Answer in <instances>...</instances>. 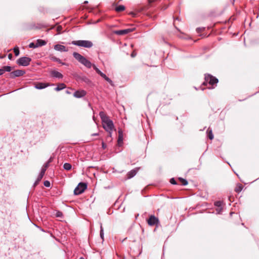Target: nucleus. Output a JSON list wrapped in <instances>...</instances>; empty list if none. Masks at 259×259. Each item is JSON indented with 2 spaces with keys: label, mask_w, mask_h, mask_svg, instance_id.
I'll use <instances>...</instances> for the list:
<instances>
[{
  "label": "nucleus",
  "mask_w": 259,
  "mask_h": 259,
  "mask_svg": "<svg viewBox=\"0 0 259 259\" xmlns=\"http://www.w3.org/2000/svg\"><path fill=\"white\" fill-rule=\"evenodd\" d=\"M99 115L102 120L103 128L108 133V136L107 138L108 137L111 138L114 127L113 121L103 111H100Z\"/></svg>",
  "instance_id": "obj_1"
},
{
  "label": "nucleus",
  "mask_w": 259,
  "mask_h": 259,
  "mask_svg": "<svg viewBox=\"0 0 259 259\" xmlns=\"http://www.w3.org/2000/svg\"><path fill=\"white\" fill-rule=\"evenodd\" d=\"M73 56L80 63L83 65L87 68H91L92 67V63L79 53L74 52L73 53Z\"/></svg>",
  "instance_id": "obj_2"
},
{
  "label": "nucleus",
  "mask_w": 259,
  "mask_h": 259,
  "mask_svg": "<svg viewBox=\"0 0 259 259\" xmlns=\"http://www.w3.org/2000/svg\"><path fill=\"white\" fill-rule=\"evenodd\" d=\"M205 81L203 83V85H207V84L208 83L209 85H212V87H208L207 88L209 89H212L214 88V85H215L218 83L219 82L218 79H217L216 77L213 76L212 75L209 74H205V77H204Z\"/></svg>",
  "instance_id": "obj_3"
},
{
  "label": "nucleus",
  "mask_w": 259,
  "mask_h": 259,
  "mask_svg": "<svg viewBox=\"0 0 259 259\" xmlns=\"http://www.w3.org/2000/svg\"><path fill=\"white\" fill-rule=\"evenodd\" d=\"M71 44L85 48H91L93 46V42L87 40H73L71 41Z\"/></svg>",
  "instance_id": "obj_4"
},
{
  "label": "nucleus",
  "mask_w": 259,
  "mask_h": 259,
  "mask_svg": "<svg viewBox=\"0 0 259 259\" xmlns=\"http://www.w3.org/2000/svg\"><path fill=\"white\" fill-rule=\"evenodd\" d=\"M87 188V185L85 183L80 182L74 190V194L78 195L82 193Z\"/></svg>",
  "instance_id": "obj_5"
},
{
  "label": "nucleus",
  "mask_w": 259,
  "mask_h": 259,
  "mask_svg": "<svg viewBox=\"0 0 259 259\" xmlns=\"http://www.w3.org/2000/svg\"><path fill=\"white\" fill-rule=\"evenodd\" d=\"M31 61V58L27 57H23L17 60V63L20 66H27L29 65Z\"/></svg>",
  "instance_id": "obj_6"
},
{
  "label": "nucleus",
  "mask_w": 259,
  "mask_h": 259,
  "mask_svg": "<svg viewBox=\"0 0 259 259\" xmlns=\"http://www.w3.org/2000/svg\"><path fill=\"white\" fill-rule=\"evenodd\" d=\"M135 28L134 27L125 29L115 30L114 31V33L119 35H122L133 32L135 30Z\"/></svg>",
  "instance_id": "obj_7"
},
{
  "label": "nucleus",
  "mask_w": 259,
  "mask_h": 259,
  "mask_svg": "<svg viewBox=\"0 0 259 259\" xmlns=\"http://www.w3.org/2000/svg\"><path fill=\"white\" fill-rule=\"evenodd\" d=\"M77 79L78 80L82 81L85 82L90 87L93 85V83L92 82V81L88 77L84 75L77 76Z\"/></svg>",
  "instance_id": "obj_8"
},
{
  "label": "nucleus",
  "mask_w": 259,
  "mask_h": 259,
  "mask_svg": "<svg viewBox=\"0 0 259 259\" xmlns=\"http://www.w3.org/2000/svg\"><path fill=\"white\" fill-rule=\"evenodd\" d=\"M159 221L158 218L155 217L154 215H151L147 220L148 224L150 226H153L159 223Z\"/></svg>",
  "instance_id": "obj_9"
},
{
  "label": "nucleus",
  "mask_w": 259,
  "mask_h": 259,
  "mask_svg": "<svg viewBox=\"0 0 259 259\" xmlns=\"http://www.w3.org/2000/svg\"><path fill=\"white\" fill-rule=\"evenodd\" d=\"M25 73V71L23 70H16L10 73V77L14 78L16 77L23 76Z\"/></svg>",
  "instance_id": "obj_10"
},
{
  "label": "nucleus",
  "mask_w": 259,
  "mask_h": 259,
  "mask_svg": "<svg viewBox=\"0 0 259 259\" xmlns=\"http://www.w3.org/2000/svg\"><path fill=\"white\" fill-rule=\"evenodd\" d=\"M87 94V92L84 90H79L75 91L73 96L76 98H80L85 96Z\"/></svg>",
  "instance_id": "obj_11"
},
{
  "label": "nucleus",
  "mask_w": 259,
  "mask_h": 259,
  "mask_svg": "<svg viewBox=\"0 0 259 259\" xmlns=\"http://www.w3.org/2000/svg\"><path fill=\"white\" fill-rule=\"evenodd\" d=\"M54 49L56 51L60 52H67L68 50L66 49L65 46L59 44L54 46Z\"/></svg>",
  "instance_id": "obj_12"
},
{
  "label": "nucleus",
  "mask_w": 259,
  "mask_h": 259,
  "mask_svg": "<svg viewBox=\"0 0 259 259\" xmlns=\"http://www.w3.org/2000/svg\"><path fill=\"white\" fill-rule=\"evenodd\" d=\"M51 75L55 78H63V75L59 72L53 70L51 72Z\"/></svg>",
  "instance_id": "obj_13"
},
{
  "label": "nucleus",
  "mask_w": 259,
  "mask_h": 259,
  "mask_svg": "<svg viewBox=\"0 0 259 259\" xmlns=\"http://www.w3.org/2000/svg\"><path fill=\"white\" fill-rule=\"evenodd\" d=\"M137 171V169H134L128 172L127 174V179H129L133 178L136 175Z\"/></svg>",
  "instance_id": "obj_14"
},
{
  "label": "nucleus",
  "mask_w": 259,
  "mask_h": 259,
  "mask_svg": "<svg viewBox=\"0 0 259 259\" xmlns=\"http://www.w3.org/2000/svg\"><path fill=\"white\" fill-rule=\"evenodd\" d=\"M48 85V84H46L43 82H38L35 85V88L37 89L41 90L46 88Z\"/></svg>",
  "instance_id": "obj_15"
},
{
  "label": "nucleus",
  "mask_w": 259,
  "mask_h": 259,
  "mask_svg": "<svg viewBox=\"0 0 259 259\" xmlns=\"http://www.w3.org/2000/svg\"><path fill=\"white\" fill-rule=\"evenodd\" d=\"M36 44L38 48L46 45L47 41L43 39H38L36 40Z\"/></svg>",
  "instance_id": "obj_16"
},
{
  "label": "nucleus",
  "mask_w": 259,
  "mask_h": 259,
  "mask_svg": "<svg viewBox=\"0 0 259 259\" xmlns=\"http://www.w3.org/2000/svg\"><path fill=\"white\" fill-rule=\"evenodd\" d=\"M101 77H103L108 82H109L112 86H114L113 82L111 79L107 77L105 74H102Z\"/></svg>",
  "instance_id": "obj_17"
},
{
  "label": "nucleus",
  "mask_w": 259,
  "mask_h": 259,
  "mask_svg": "<svg viewBox=\"0 0 259 259\" xmlns=\"http://www.w3.org/2000/svg\"><path fill=\"white\" fill-rule=\"evenodd\" d=\"M66 88V85L63 83H61L58 85V86L55 89V90L56 91H60Z\"/></svg>",
  "instance_id": "obj_18"
},
{
  "label": "nucleus",
  "mask_w": 259,
  "mask_h": 259,
  "mask_svg": "<svg viewBox=\"0 0 259 259\" xmlns=\"http://www.w3.org/2000/svg\"><path fill=\"white\" fill-rule=\"evenodd\" d=\"M125 10V7L123 5L117 6L115 8V11L117 12L123 11Z\"/></svg>",
  "instance_id": "obj_19"
},
{
  "label": "nucleus",
  "mask_w": 259,
  "mask_h": 259,
  "mask_svg": "<svg viewBox=\"0 0 259 259\" xmlns=\"http://www.w3.org/2000/svg\"><path fill=\"white\" fill-rule=\"evenodd\" d=\"M94 68V69L96 71V72L99 74L101 76H102V74H104L102 72L100 71V70L97 67V66L95 64H92V66Z\"/></svg>",
  "instance_id": "obj_20"
},
{
  "label": "nucleus",
  "mask_w": 259,
  "mask_h": 259,
  "mask_svg": "<svg viewBox=\"0 0 259 259\" xmlns=\"http://www.w3.org/2000/svg\"><path fill=\"white\" fill-rule=\"evenodd\" d=\"M51 60L57 62L59 63H60V64H61L62 65H65V63L62 62L61 61V60L59 58H57L56 57H52V58H51Z\"/></svg>",
  "instance_id": "obj_21"
},
{
  "label": "nucleus",
  "mask_w": 259,
  "mask_h": 259,
  "mask_svg": "<svg viewBox=\"0 0 259 259\" xmlns=\"http://www.w3.org/2000/svg\"><path fill=\"white\" fill-rule=\"evenodd\" d=\"M71 165L69 163H65L63 165V167L65 170H69L71 168Z\"/></svg>",
  "instance_id": "obj_22"
},
{
  "label": "nucleus",
  "mask_w": 259,
  "mask_h": 259,
  "mask_svg": "<svg viewBox=\"0 0 259 259\" xmlns=\"http://www.w3.org/2000/svg\"><path fill=\"white\" fill-rule=\"evenodd\" d=\"M179 180L181 182L182 185L186 186L188 184V182L186 179H184L182 178H179Z\"/></svg>",
  "instance_id": "obj_23"
},
{
  "label": "nucleus",
  "mask_w": 259,
  "mask_h": 259,
  "mask_svg": "<svg viewBox=\"0 0 259 259\" xmlns=\"http://www.w3.org/2000/svg\"><path fill=\"white\" fill-rule=\"evenodd\" d=\"M207 132H208V137L209 138V139L210 140L213 139V134L212 133V131L211 130H209V128H208L207 130Z\"/></svg>",
  "instance_id": "obj_24"
},
{
  "label": "nucleus",
  "mask_w": 259,
  "mask_h": 259,
  "mask_svg": "<svg viewBox=\"0 0 259 259\" xmlns=\"http://www.w3.org/2000/svg\"><path fill=\"white\" fill-rule=\"evenodd\" d=\"M45 170L44 169H41V171H40V174H39V175L38 176V179L39 180H41L42 178H43L45 174Z\"/></svg>",
  "instance_id": "obj_25"
},
{
  "label": "nucleus",
  "mask_w": 259,
  "mask_h": 259,
  "mask_svg": "<svg viewBox=\"0 0 259 259\" xmlns=\"http://www.w3.org/2000/svg\"><path fill=\"white\" fill-rule=\"evenodd\" d=\"M242 188H243V187H242V185L239 184V185H238V186L236 187V188H235V191H236V192L239 193L240 191H242Z\"/></svg>",
  "instance_id": "obj_26"
},
{
  "label": "nucleus",
  "mask_w": 259,
  "mask_h": 259,
  "mask_svg": "<svg viewBox=\"0 0 259 259\" xmlns=\"http://www.w3.org/2000/svg\"><path fill=\"white\" fill-rule=\"evenodd\" d=\"M100 235L101 238L102 239V240H104V231H103V228L101 225L100 226Z\"/></svg>",
  "instance_id": "obj_27"
},
{
  "label": "nucleus",
  "mask_w": 259,
  "mask_h": 259,
  "mask_svg": "<svg viewBox=\"0 0 259 259\" xmlns=\"http://www.w3.org/2000/svg\"><path fill=\"white\" fill-rule=\"evenodd\" d=\"M214 205L219 208H222V202L221 201H217L214 202Z\"/></svg>",
  "instance_id": "obj_28"
},
{
  "label": "nucleus",
  "mask_w": 259,
  "mask_h": 259,
  "mask_svg": "<svg viewBox=\"0 0 259 259\" xmlns=\"http://www.w3.org/2000/svg\"><path fill=\"white\" fill-rule=\"evenodd\" d=\"M3 69L5 70V71H7V72H10L12 70V68L11 66H4L3 67Z\"/></svg>",
  "instance_id": "obj_29"
},
{
  "label": "nucleus",
  "mask_w": 259,
  "mask_h": 259,
  "mask_svg": "<svg viewBox=\"0 0 259 259\" xmlns=\"http://www.w3.org/2000/svg\"><path fill=\"white\" fill-rule=\"evenodd\" d=\"M13 50L15 56H18L20 54L19 48L18 47H15Z\"/></svg>",
  "instance_id": "obj_30"
},
{
  "label": "nucleus",
  "mask_w": 259,
  "mask_h": 259,
  "mask_svg": "<svg viewBox=\"0 0 259 259\" xmlns=\"http://www.w3.org/2000/svg\"><path fill=\"white\" fill-rule=\"evenodd\" d=\"M118 133H119V136H118V143H119V142L120 141L122 142L123 138H122V132L120 131H119Z\"/></svg>",
  "instance_id": "obj_31"
},
{
  "label": "nucleus",
  "mask_w": 259,
  "mask_h": 259,
  "mask_svg": "<svg viewBox=\"0 0 259 259\" xmlns=\"http://www.w3.org/2000/svg\"><path fill=\"white\" fill-rule=\"evenodd\" d=\"M29 47L30 48H37L36 42L35 43H34V42H31L29 45Z\"/></svg>",
  "instance_id": "obj_32"
},
{
  "label": "nucleus",
  "mask_w": 259,
  "mask_h": 259,
  "mask_svg": "<svg viewBox=\"0 0 259 259\" xmlns=\"http://www.w3.org/2000/svg\"><path fill=\"white\" fill-rule=\"evenodd\" d=\"M44 185L45 186H46L47 187H49L51 186L50 182L49 181H47V180L44 181Z\"/></svg>",
  "instance_id": "obj_33"
},
{
  "label": "nucleus",
  "mask_w": 259,
  "mask_h": 259,
  "mask_svg": "<svg viewBox=\"0 0 259 259\" xmlns=\"http://www.w3.org/2000/svg\"><path fill=\"white\" fill-rule=\"evenodd\" d=\"M49 164H48V163H45L43 165V166H42V167H41V169H44V170H45V171H46L47 168L48 167V166H49Z\"/></svg>",
  "instance_id": "obj_34"
},
{
  "label": "nucleus",
  "mask_w": 259,
  "mask_h": 259,
  "mask_svg": "<svg viewBox=\"0 0 259 259\" xmlns=\"http://www.w3.org/2000/svg\"><path fill=\"white\" fill-rule=\"evenodd\" d=\"M170 183L172 184V185H177V183L176 181V180L175 179V178H172L171 179H170Z\"/></svg>",
  "instance_id": "obj_35"
},
{
  "label": "nucleus",
  "mask_w": 259,
  "mask_h": 259,
  "mask_svg": "<svg viewBox=\"0 0 259 259\" xmlns=\"http://www.w3.org/2000/svg\"><path fill=\"white\" fill-rule=\"evenodd\" d=\"M204 29V27H202V28H197L196 29V31L198 32V33H200L201 32H202L203 30Z\"/></svg>",
  "instance_id": "obj_36"
},
{
  "label": "nucleus",
  "mask_w": 259,
  "mask_h": 259,
  "mask_svg": "<svg viewBox=\"0 0 259 259\" xmlns=\"http://www.w3.org/2000/svg\"><path fill=\"white\" fill-rule=\"evenodd\" d=\"M40 180H41L38 179V177H37V180H36L35 181V182H34V184H33V186H36V185L38 184Z\"/></svg>",
  "instance_id": "obj_37"
},
{
  "label": "nucleus",
  "mask_w": 259,
  "mask_h": 259,
  "mask_svg": "<svg viewBox=\"0 0 259 259\" xmlns=\"http://www.w3.org/2000/svg\"><path fill=\"white\" fill-rule=\"evenodd\" d=\"M216 211H217L218 213L220 214L221 213L222 211V208H219V207H218L216 209Z\"/></svg>",
  "instance_id": "obj_38"
},
{
  "label": "nucleus",
  "mask_w": 259,
  "mask_h": 259,
  "mask_svg": "<svg viewBox=\"0 0 259 259\" xmlns=\"http://www.w3.org/2000/svg\"><path fill=\"white\" fill-rule=\"evenodd\" d=\"M102 147L103 149H105L107 147L106 144L104 142L102 143Z\"/></svg>",
  "instance_id": "obj_39"
},
{
  "label": "nucleus",
  "mask_w": 259,
  "mask_h": 259,
  "mask_svg": "<svg viewBox=\"0 0 259 259\" xmlns=\"http://www.w3.org/2000/svg\"><path fill=\"white\" fill-rule=\"evenodd\" d=\"M5 73V70L3 68H0V75H3Z\"/></svg>",
  "instance_id": "obj_40"
},
{
  "label": "nucleus",
  "mask_w": 259,
  "mask_h": 259,
  "mask_svg": "<svg viewBox=\"0 0 259 259\" xmlns=\"http://www.w3.org/2000/svg\"><path fill=\"white\" fill-rule=\"evenodd\" d=\"M8 59H9V60H12V58H13V55H12V54H8Z\"/></svg>",
  "instance_id": "obj_41"
},
{
  "label": "nucleus",
  "mask_w": 259,
  "mask_h": 259,
  "mask_svg": "<svg viewBox=\"0 0 259 259\" xmlns=\"http://www.w3.org/2000/svg\"><path fill=\"white\" fill-rule=\"evenodd\" d=\"M61 29H62V27L61 26H59L57 28V30L59 32V33H60Z\"/></svg>",
  "instance_id": "obj_42"
},
{
  "label": "nucleus",
  "mask_w": 259,
  "mask_h": 259,
  "mask_svg": "<svg viewBox=\"0 0 259 259\" xmlns=\"http://www.w3.org/2000/svg\"><path fill=\"white\" fill-rule=\"evenodd\" d=\"M52 160L53 158L52 157H50L49 160L46 163H48V164H49V163L52 162Z\"/></svg>",
  "instance_id": "obj_43"
},
{
  "label": "nucleus",
  "mask_w": 259,
  "mask_h": 259,
  "mask_svg": "<svg viewBox=\"0 0 259 259\" xmlns=\"http://www.w3.org/2000/svg\"><path fill=\"white\" fill-rule=\"evenodd\" d=\"M136 54H135L134 52H133V53H132V54H131V57H135V56H136Z\"/></svg>",
  "instance_id": "obj_44"
},
{
  "label": "nucleus",
  "mask_w": 259,
  "mask_h": 259,
  "mask_svg": "<svg viewBox=\"0 0 259 259\" xmlns=\"http://www.w3.org/2000/svg\"><path fill=\"white\" fill-rule=\"evenodd\" d=\"M61 215H62V213L60 212H58L57 214V217H60Z\"/></svg>",
  "instance_id": "obj_45"
},
{
  "label": "nucleus",
  "mask_w": 259,
  "mask_h": 259,
  "mask_svg": "<svg viewBox=\"0 0 259 259\" xmlns=\"http://www.w3.org/2000/svg\"><path fill=\"white\" fill-rule=\"evenodd\" d=\"M98 135H99L98 133H94V134H92V136H96Z\"/></svg>",
  "instance_id": "obj_46"
},
{
  "label": "nucleus",
  "mask_w": 259,
  "mask_h": 259,
  "mask_svg": "<svg viewBox=\"0 0 259 259\" xmlns=\"http://www.w3.org/2000/svg\"><path fill=\"white\" fill-rule=\"evenodd\" d=\"M6 55H3V56H0V58L1 59L4 58L5 57H6Z\"/></svg>",
  "instance_id": "obj_47"
},
{
  "label": "nucleus",
  "mask_w": 259,
  "mask_h": 259,
  "mask_svg": "<svg viewBox=\"0 0 259 259\" xmlns=\"http://www.w3.org/2000/svg\"><path fill=\"white\" fill-rule=\"evenodd\" d=\"M149 3H152L155 1V0H148Z\"/></svg>",
  "instance_id": "obj_48"
},
{
  "label": "nucleus",
  "mask_w": 259,
  "mask_h": 259,
  "mask_svg": "<svg viewBox=\"0 0 259 259\" xmlns=\"http://www.w3.org/2000/svg\"><path fill=\"white\" fill-rule=\"evenodd\" d=\"M66 93L67 94H70L71 92L69 91H68V90H66Z\"/></svg>",
  "instance_id": "obj_49"
},
{
  "label": "nucleus",
  "mask_w": 259,
  "mask_h": 259,
  "mask_svg": "<svg viewBox=\"0 0 259 259\" xmlns=\"http://www.w3.org/2000/svg\"><path fill=\"white\" fill-rule=\"evenodd\" d=\"M131 14H132L133 16H135V15H135V13H134L133 12H132V13H131Z\"/></svg>",
  "instance_id": "obj_50"
},
{
  "label": "nucleus",
  "mask_w": 259,
  "mask_h": 259,
  "mask_svg": "<svg viewBox=\"0 0 259 259\" xmlns=\"http://www.w3.org/2000/svg\"><path fill=\"white\" fill-rule=\"evenodd\" d=\"M84 4H88V1H85V2H84Z\"/></svg>",
  "instance_id": "obj_51"
},
{
  "label": "nucleus",
  "mask_w": 259,
  "mask_h": 259,
  "mask_svg": "<svg viewBox=\"0 0 259 259\" xmlns=\"http://www.w3.org/2000/svg\"><path fill=\"white\" fill-rule=\"evenodd\" d=\"M139 216V214H137V215H136V218Z\"/></svg>",
  "instance_id": "obj_52"
},
{
  "label": "nucleus",
  "mask_w": 259,
  "mask_h": 259,
  "mask_svg": "<svg viewBox=\"0 0 259 259\" xmlns=\"http://www.w3.org/2000/svg\"><path fill=\"white\" fill-rule=\"evenodd\" d=\"M80 259H84L82 257H80Z\"/></svg>",
  "instance_id": "obj_53"
},
{
  "label": "nucleus",
  "mask_w": 259,
  "mask_h": 259,
  "mask_svg": "<svg viewBox=\"0 0 259 259\" xmlns=\"http://www.w3.org/2000/svg\"><path fill=\"white\" fill-rule=\"evenodd\" d=\"M176 19L179 20V18H177Z\"/></svg>",
  "instance_id": "obj_54"
}]
</instances>
